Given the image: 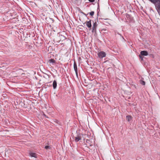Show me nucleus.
I'll list each match as a JSON object with an SVG mask.
<instances>
[{"label":"nucleus","mask_w":160,"mask_h":160,"mask_svg":"<svg viewBox=\"0 0 160 160\" xmlns=\"http://www.w3.org/2000/svg\"><path fill=\"white\" fill-rule=\"evenodd\" d=\"M155 6L156 8L159 13H160V0H149Z\"/></svg>","instance_id":"obj_1"},{"label":"nucleus","mask_w":160,"mask_h":160,"mask_svg":"<svg viewBox=\"0 0 160 160\" xmlns=\"http://www.w3.org/2000/svg\"><path fill=\"white\" fill-rule=\"evenodd\" d=\"M98 56L100 58L102 59L103 58L106 57V54L103 51H101L98 53Z\"/></svg>","instance_id":"obj_2"},{"label":"nucleus","mask_w":160,"mask_h":160,"mask_svg":"<svg viewBox=\"0 0 160 160\" xmlns=\"http://www.w3.org/2000/svg\"><path fill=\"white\" fill-rule=\"evenodd\" d=\"M75 141L76 142H78L81 139V136L80 134H78L76 137H75Z\"/></svg>","instance_id":"obj_3"},{"label":"nucleus","mask_w":160,"mask_h":160,"mask_svg":"<svg viewBox=\"0 0 160 160\" xmlns=\"http://www.w3.org/2000/svg\"><path fill=\"white\" fill-rule=\"evenodd\" d=\"M74 70L75 72L76 75H77V76H78V69H77V65L76 64V63L75 62H74Z\"/></svg>","instance_id":"obj_4"},{"label":"nucleus","mask_w":160,"mask_h":160,"mask_svg":"<svg viewBox=\"0 0 160 160\" xmlns=\"http://www.w3.org/2000/svg\"><path fill=\"white\" fill-rule=\"evenodd\" d=\"M148 52L146 51H142L140 52V54L142 56H146L148 55Z\"/></svg>","instance_id":"obj_5"},{"label":"nucleus","mask_w":160,"mask_h":160,"mask_svg":"<svg viewBox=\"0 0 160 160\" xmlns=\"http://www.w3.org/2000/svg\"><path fill=\"white\" fill-rule=\"evenodd\" d=\"M87 26L89 28H90L91 27V21H89L86 22V23Z\"/></svg>","instance_id":"obj_6"},{"label":"nucleus","mask_w":160,"mask_h":160,"mask_svg":"<svg viewBox=\"0 0 160 160\" xmlns=\"http://www.w3.org/2000/svg\"><path fill=\"white\" fill-rule=\"evenodd\" d=\"M29 155L31 157H34L35 158H37V154L35 153L31 152L29 153Z\"/></svg>","instance_id":"obj_7"},{"label":"nucleus","mask_w":160,"mask_h":160,"mask_svg":"<svg viewBox=\"0 0 160 160\" xmlns=\"http://www.w3.org/2000/svg\"><path fill=\"white\" fill-rule=\"evenodd\" d=\"M97 26V23L96 22H95L94 23L93 25V29L92 30V32H93L96 29V27Z\"/></svg>","instance_id":"obj_8"},{"label":"nucleus","mask_w":160,"mask_h":160,"mask_svg":"<svg viewBox=\"0 0 160 160\" xmlns=\"http://www.w3.org/2000/svg\"><path fill=\"white\" fill-rule=\"evenodd\" d=\"M57 86V83L56 81L54 80L53 81V87L54 89L56 88Z\"/></svg>","instance_id":"obj_9"},{"label":"nucleus","mask_w":160,"mask_h":160,"mask_svg":"<svg viewBox=\"0 0 160 160\" xmlns=\"http://www.w3.org/2000/svg\"><path fill=\"white\" fill-rule=\"evenodd\" d=\"M126 119L128 121H130L131 120V117L128 115L126 116Z\"/></svg>","instance_id":"obj_10"},{"label":"nucleus","mask_w":160,"mask_h":160,"mask_svg":"<svg viewBox=\"0 0 160 160\" xmlns=\"http://www.w3.org/2000/svg\"><path fill=\"white\" fill-rule=\"evenodd\" d=\"M140 83L141 84H142L143 85H145V82L142 80H140Z\"/></svg>","instance_id":"obj_11"},{"label":"nucleus","mask_w":160,"mask_h":160,"mask_svg":"<svg viewBox=\"0 0 160 160\" xmlns=\"http://www.w3.org/2000/svg\"><path fill=\"white\" fill-rule=\"evenodd\" d=\"M50 63H54L55 62V60L53 59H51L49 60Z\"/></svg>","instance_id":"obj_12"},{"label":"nucleus","mask_w":160,"mask_h":160,"mask_svg":"<svg viewBox=\"0 0 160 160\" xmlns=\"http://www.w3.org/2000/svg\"><path fill=\"white\" fill-rule=\"evenodd\" d=\"M50 148V147L48 146H46L45 147V148L47 150L49 149Z\"/></svg>","instance_id":"obj_13"},{"label":"nucleus","mask_w":160,"mask_h":160,"mask_svg":"<svg viewBox=\"0 0 160 160\" xmlns=\"http://www.w3.org/2000/svg\"><path fill=\"white\" fill-rule=\"evenodd\" d=\"M94 12L93 11L91 12L90 13V14L92 16H93L94 15Z\"/></svg>","instance_id":"obj_14"},{"label":"nucleus","mask_w":160,"mask_h":160,"mask_svg":"<svg viewBox=\"0 0 160 160\" xmlns=\"http://www.w3.org/2000/svg\"><path fill=\"white\" fill-rule=\"evenodd\" d=\"M139 57H140V58L142 60L143 59V56H142V55H141V54L140 55H139Z\"/></svg>","instance_id":"obj_15"},{"label":"nucleus","mask_w":160,"mask_h":160,"mask_svg":"<svg viewBox=\"0 0 160 160\" xmlns=\"http://www.w3.org/2000/svg\"><path fill=\"white\" fill-rule=\"evenodd\" d=\"M89 1L91 2H94V0H88Z\"/></svg>","instance_id":"obj_16"},{"label":"nucleus","mask_w":160,"mask_h":160,"mask_svg":"<svg viewBox=\"0 0 160 160\" xmlns=\"http://www.w3.org/2000/svg\"><path fill=\"white\" fill-rule=\"evenodd\" d=\"M84 160L83 159L81 158V160Z\"/></svg>","instance_id":"obj_17"}]
</instances>
